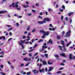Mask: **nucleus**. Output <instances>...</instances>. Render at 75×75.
<instances>
[{
    "instance_id": "f257e3e1",
    "label": "nucleus",
    "mask_w": 75,
    "mask_h": 75,
    "mask_svg": "<svg viewBox=\"0 0 75 75\" xmlns=\"http://www.w3.org/2000/svg\"><path fill=\"white\" fill-rule=\"evenodd\" d=\"M43 21H39L38 22V23L40 24H44V23H46L47 21H50V20L48 18H45L43 19Z\"/></svg>"
},
{
    "instance_id": "f03ea898",
    "label": "nucleus",
    "mask_w": 75,
    "mask_h": 75,
    "mask_svg": "<svg viewBox=\"0 0 75 75\" xmlns=\"http://www.w3.org/2000/svg\"><path fill=\"white\" fill-rule=\"evenodd\" d=\"M63 50L62 49V47L59 45L58 46V48H59V49L61 50V51H62V52H66V51H67V49L65 48V47H63Z\"/></svg>"
},
{
    "instance_id": "7ed1b4c3",
    "label": "nucleus",
    "mask_w": 75,
    "mask_h": 75,
    "mask_svg": "<svg viewBox=\"0 0 75 75\" xmlns=\"http://www.w3.org/2000/svg\"><path fill=\"white\" fill-rule=\"evenodd\" d=\"M40 33H42V34H44L45 35H46L47 36H48V35H49V34H50V32L48 31H47L46 32H45V31L43 30H41L40 31Z\"/></svg>"
},
{
    "instance_id": "20e7f679",
    "label": "nucleus",
    "mask_w": 75,
    "mask_h": 75,
    "mask_svg": "<svg viewBox=\"0 0 75 75\" xmlns=\"http://www.w3.org/2000/svg\"><path fill=\"white\" fill-rule=\"evenodd\" d=\"M69 58L70 60L72 59L73 60H75V56L72 57V55L71 54H70L69 55Z\"/></svg>"
},
{
    "instance_id": "39448f33",
    "label": "nucleus",
    "mask_w": 75,
    "mask_h": 75,
    "mask_svg": "<svg viewBox=\"0 0 75 75\" xmlns=\"http://www.w3.org/2000/svg\"><path fill=\"white\" fill-rule=\"evenodd\" d=\"M71 33V31L70 30H69L68 32H67L66 33V35H68V37H70V33Z\"/></svg>"
},
{
    "instance_id": "423d86ee",
    "label": "nucleus",
    "mask_w": 75,
    "mask_h": 75,
    "mask_svg": "<svg viewBox=\"0 0 75 75\" xmlns=\"http://www.w3.org/2000/svg\"><path fill=\"white\" fill-rule=\"evenodd\" d=\"M50 43V44H52V43H53V41L51 39H50L49 40V42H47V44Z\"/></svg>"
},
{
    "instance_id": "0eeeda50",
    "label": "nucleus",
    "mask_w": 75,
    "mask_h": 75,
    "mask_svg": "<svg viewBox=\"0 0 75 75\" xmlns=\"http://www.w3.org/2000/svg\"><path fill=\"white\" fill-rule=\"evenodd\" d=\"M19 44V45L21 46V47L22 48V49H24V45H23L22 43L20 42H18Z\"/></svg>"
},
{
    "instance_id": "6e6552de",
    "label": "nucleus",
    "mask_w": 75,
    "mask_h": 75,
    "mask_svg": "<svg viewBox=\"0 0 75 75\" xmlns=\"http://www.w3.org/2000/svg\"><path fill=\"white\" fill-rule=\"evenodd\" d=\"M61 42L62 45V47H65V42H64V41L63 40H61Z\"/></svg>"
},
{
    "instance_id": "1a4fd4ad",
    "label": "nucleus",
    "mask_w": 75,
    "mask_h": 75,
    "mask_svg": "<svg viewBox=\"0 0 75 75\" xmlns=\"http://www.w3.org/2000/svg\"><path fill=\"white\" fill-rule=\"evenodd\" d=\"M53 69H54V67H50L49 69L48 70V72H51Z\"/></svg>"
},
{
    "instance_id": "9d476101",
    "label": "nucleus",
    "mask_w": 75,
    "mask_h": 75,
    "mask_svg": "<svg viewBox=\"0 0 75 75\" xmlns=\"http://www.w3.org/2000/svg\"><path fill=\"white\" fill-rule=\"evenodd\" d=\"M60 55L62 57H67V56L65 55V53H64L61 54H60Z\"/></svg>"
},
{
    "instance_id": "9b49d317",
    "label": "nucleus",
    "mask_w": 75,
    "mask_h": 75,
    "mask_svg": "<svg viewBox=\"0 0 75 75\" xmlns=\"http://www.w3.org/2000/svg\"><path fill=\"white\" fill-rule=\"evenodd\" d=\"M7 11H0V14H4V13H5L6 12H7Z\"/></svg>"
},
{
    "instance_id": "f8f14e48",
    "label": "nucleus",
    "mask_w": 75,
    "mask_h": 75,
    "mask_svg": "<svg viewBox=\"0 0 75 75\" xmlns=\"http://www.w3.org/2000/svg\"><path fill=\"white\" fill-rule=\"evenodd\" d=\"M72 43V42L71 41H70L69 43H68L67 44H66V47H68V46H69V45L71 44Z\"/></svg>"
},
{
    "instance_id": "ddd939ff",
    "label": "nucleus",
    "mask_w": 75,
    "mask_h": 75,
    "mask_svg": "<svg viewBox=\"0 0 75 75\" xmlns=\"http://www.w3.org/2000/svg\"><path fill=\"white\" fill-rule=\"evenodd\" d=\"M45 48H47V46H44V45H43L42 46V49H43V50H44V49H45Z\"/></svg>"
},
{
    "instance_id": "4468645a",
    "label": "nucleus",
    "mask_w": 75,
    "mask_h": 75,
    "mask_svg": "<svg viewBox=\"0 0 75 75\" xmlns=\"http://www.w3.org/2000/svg\"><path fill=\"white\" fill-rule=\"evenodd\" d=\"M42 62L43 63V65H47V62H46L45 61L44 62L42 61Z\"/></svg>"
},
{
    "instance_id": "2eb2a0df",
    "label": "nucleus",
    "mask_w": 75,
    "mask_h": 75,
    "mask_svg": "<svg viewBox=\"0 0 75 75\" xmlns=\"http://www.w3.org/2000/svg\"><path fill=\"white\" fill-rule=\"evenodd\" d=\"M18 3H19V2H17L16 3V4H15V7L16 8H17V7H18Z\"/></svg>"
},
{
    "instance_id": "dca6fc26",
    "label": "nucleus",
    "mask_w": 75,
    "mask_h": 75,
    "mask_svg": "<svg viewBox=\"0 0 75 75\" xmlns=\"http://www.w3.org/2000/svg\"><path fill=\"white\" fill-rule=\"evenodd\" d=\"M12 6L13 7H16V4L15 5V3L14 2L12 4Z\"/></svg>"
},
{
    "instance_id": "f3484780",
    "label": "nucleus",
    "mask_w": 75,
    "mask_h": 75,
    "mask_svg": "<svg viewBox=\"0 0 75 75\" xmlns=\"http://www.w3.org/2000/svg\"><path fill=\"white\" fill-rule=\"evenodd\" d=\"M23 6L24 7H25V8H27V7H29V6H28L27 5H23Z\"/></svg>"
},
{
    "instance_id": "a211bd4d",
    "label": "nucleus",
    "mask_w": 75,
    "mask_h": 75,
    "mask_svg": "<svg viewBox=\"0 0 75 75\" xmlns=\"http://www.w3.org/2000/svg\"><path fill=\"white\" fill-rule=\"evenodd\" d=\"M30 26H29L28 28H27L26 30L27 31H29L30 30Z\"/></svg>"
},
{
    "instance_id": "6ab92c4d",
    "label": "nucleus",
    "mask_w": 75,
    "mask_h": 75,
    "mask_svg": "<svg viewBox=\"0 0 75 75\" xmlns=\"http://www.w3.org/2000/svg\"><path fill=\"white\" fill-rule=\"evenodd\" d=\"M47 63L48 65H52V63L50 62V61H48Z\"/></svg>"
},
{
    "instance_id": "aec40b11",
    "label": "nucleus",
    "mask_w": 75,
    "mask_h": 75,
    "mask_svg": "<svg viewBox=\"0 0 75 75\" xmlns=\"http://www.w3.org/2000/svg\"><path fill=\"white\" fill-rule=\"evenodd\" d=\"M25 40H21V42L22 44V43H24V42H25Z\"/></svg>"
},
{
    "instance_id": "412c9836",
    "label": "nucleus",
    "mask_w": 75,
    "mask_h": 75,
    "mask_svg": "<svg viewBox=\"0 0 75 75\" xmlns=\"http://www.w3.org/2000/svg\"><path fill=\"white\" fill-rule=\"evenodd\" d=\"M24 61H28V59L27 57H25L24 59Z\"/></svg>"
},
{
    "instance_id": "4be33fe9",
    "label": "nucleus",
    "mask_w": 75,
    "mask_h": 75,
    "mask_svg": "<svg viewBox=\"0 0 75 75\" xmlns=\"http://www.w3.org/2000/svg\"><path fill=\"white\" fill-rule=\"evenodd\" d=\"M57 38L58 40H60V38H61L60 36L59 35H57Z\"/></svg>"
},
{
    "instance_id": "5701e85b",
    "label": "nucleus",
    "mask_w": 75,
    "mask_h": 75,
    "mask_svg": "<svg viewBox=\"0 0 75 75\" xmlns=\"http://www.w3.org/2000/svg\"><path fill=\"white\" fill-rule=\"evenodd\" d=\"M13 29V28L11 27L9 28L8 30H7V31H10V30H11Z\"/></svg>"
},
{
    "instance_id": "b1692460",
    "label": "nucleus",
    "mask_w": 75,
    "mask_h": 75,
    "mask_svg": "<svg viewBox=\"0 0 75 75\" xmlns=\"http://www.w3.org/2000/svg\"><path fill=\"white\" fill-rule=\"evenodd\" d=\"M43 41V40H42V39H40L38 41V43H40L41 42H42Z\"/></svg>"
},
{
    "instance_id": "393cba45",
    "label": "nucleus",
    "mask_w": 75,
    "mask_h": 75,
    "mask_svg": "<svg viewBox=\"0 0 75 75\" xmlns=\"http://www.w3.org/2000/svg\"><path fill=\"white\" fill-rule=\"evenodd\" d=\"M71 14H73V12H71L68 14L69 16H71Z\"/></svg>"
},
{
    "instance_id": "a878e982",
    "label": "nucleus",
    "mask_w": 75,
    "mask_h": 75,
    "mask_svg": "<svg viewBox=\"0 0 75 75\" xmlns=\"http://www.w3.org/2000/svg\"><path fill=\"white\" fill-rule=\"evenodd\" d=\"M45 57H46V58H48V54H45Z\"/></svg>"
},
{
    "instance_id": "bb28decb",
    "label": "nucleus",
    "mask_w": 75,
    "mask_h": 75,
    "mask_svg": "<svg viewBox=\"0 0 75 75\" xmlns=\"http://www.w3.org/2000/svg\"><path fill=\"white\" fill-rule=\"evenodd\" d=\"M61 72H62L61 71H59L56 72V74H61Z\"/></svg>"
},
{
    "instance_id": "cd10ccee",
    "label": "nucleus",
    "mask_w": 75,
    "mask_h": 75,
    "mask_svg": "<svg viewBox=\"0 0 75 75\" xmlns=\"http://www.w3.org/2000/svg\"><path fill=\"white\" fill-rule=\"evenodd\" d=\"M45 35L44 34H43V35H42V38H45Z\"/></svg>"
},
{
    "instance_id": "c85d7f7f",
    "label": "nucleus",
    "mask_w": 75,
    "mask_h": 75,
    "mask_svg": "<svg viewBox=\"0 0 75 75\" xmlns=\"http://www.w3.org/2000/svg\"><path fill=\"white\" fill-rule=\"evenodd\" d=\"M55 57H56L57 58H59V56L57 55H54Z\"/></svg>"
},
{
    "instance_id": "c756f323",
    "label": "nucleus",
    "mask_w": 75,
    "mask_h": 75,
    "mask_svg": "<svg viewBox=\"0 0 75 75\" xmlns=\"http://www.w3.org/2000/svg\"><path fill=\"white\" fill-rule=\"evenodd\" d=\"M30 74H31V72H28L26 73V75H30Z\"/></svg>"
},
{
    "instance_id": "7c9ffc66",
    "label": "nucleus",
    "mask_w": 75,
    "mask_h": 75,
    "mask_svg": "<svg viewBox=\"0 0 75 75\" xmlns=\"http://www.w3.org/2000/svg\"><path fill=\"white\" fill-rule=\"evenodd\" d=\"M62 8L63 9V10H65V6L63 5L62 6Z\"/></svg>"
},
{
    "instance_id": "2f4dec72",
    "label": "nucleus",
    "mask_w": 75,
    "mask_h": 75,
    "mask_svg": "<svg viewBox=\"0 0 75 75\" xmlns=\"http://www.w3.org/2000/svg\"><path fill=\"white\" fill-rule=\"evenodd\" d=\"M60 65H62L63 66H64L65 65V64L63 63H61Z\"/></svg>"
},
{
    "instance_id": "473e14b6",
    "label": "nucleus",
    "mask_w": 75,
    "mask_h": 75,
    "mask_svg": "<svg viewBox=\"0 0 75 75\" xmlns=\"http://www.w3.org/2000/svg\"><path fill=\"white\" fill-rule=\"evenodd\" d=\"M34 49H32L31 50H29L28 51V52H32V51H34Z\"/></svg>"
},
{
    "instance_id": "72a5a7b5",
    "label": "nucleus",
    "mask_w": 75,
    "mask_h": 75,
    "mask_svg": "<svg viewBox=\"0 0 75 75\" xmlns=\"http://www.w3.org/2000/svg\"><path fill=\"white\" fill-rule=\"evenodd\" d=\"M2 38H3L4 40H6V38L4 36H2Z\"/></svg>"
},
{
    "instance_id": "f704fd0d",
    "label": "nucleus",
    "mask_w": 75,
    "mask_h": 75,
    "mask_svg": "<svg viewBox=\"0 0 75 75\" xmlns=\"http://www.w3.org/2000/svg\"><path fill=\"white\" fill-rule=\"evenodd\" d=\"M23 38V39H25V38H26V37L25 36H22Z\"/></svg>"
},
{
    "instance_id": "c9c22d12",
    "label": "nucleus",
    "mask_w": 75,
    "mask_h": 75,
    "mask_svg": "<svg viewBox=\"0 0 75 75\" xmlns=\"http://www.w3.org/2000/svg\"><path fill=\"white\" fill-rule=\"evenodd\" d=\"M44 50H43V49H42H42L40 50V52H42V51H44Z\"/></svg>"
},
{
    "instance_id": "e433bc0d",
    "label": "nucleus",
    "mask_w": 75,
    "mask_h": 75,
    "mask_svg": "<svg viewBox=\"0 0 75 75\" xmlns=\"http://www.w3.org/2000/svg\"><path fill=\"white\" fill-rule=\"evenodd\" d=\"M47 74L48 75H52V73H51V72H48L47 73Z\"/></svg>"
},
{
    "instance_id": "4c0bfd02",
    "label": "nucleus",
    "mask_w": 75,
    "mask_h": 75,
    "mask_svg": "<svg viewBox=\"0 0 75 75\" xmlns=\"http://www.w3.org/2000/svg\"><path fill=\"white\" fill-rule=\"evenodd\" d=\"M1 74H2V75H6V73H4L3 72H1Z\"/></svg>"
},
{
    "instance_id": "58836bf2",
    "label": "nucleus",
    "mask_w": 75,
    "mask_h": 75,
    "mask_svg": "<svg viewBox=\"0 0 75 75\" xmlns=\"http://www.w3.org/2000/svg\"><path fill=\"white\" fill-rule=\"evenodd\" d=\"M30 64V63H28V64H26L25 66V67H27V66H28V65L29 64Z\"/></svg>"
},
{
    "instance_id": "ea45409f",
    "label": "nucleus",
    "mask_w": 75,
    "mask_h": 75,
    "mask_svg": "<svg viewBox=\"0 0 75 75\" xmlns=\"http://www.w3.org/2000/svg\"><path fill=\"white\" fill-rule=\"evenodd\" d=\"M38 17L39 18H41V19H42V18L41 17V16H39Z\"/></svg>"
},
{
    "instance_id": "a19ab883",
    "label": "nucleus",
    "mask_w": 75,
    "mask_h": 75,
    "mask_svg": "<svg viewBox=\"0 0 75 75\" xmlns=\"http://www.w3.org/2000/svg\"><path fill=\"white\" fill-rule=\"evenodd\" d=\"M63 18H64V16H62L61 18L62 20V21H63Z\"/></svg>"
},
{
    "instance_id": "79ce46f5",
    "label": "nucleus",
    "mask_w": 75,
    "mask_h": 75,
    "mask_svg": "<svg viewBox=\"0 0 75 75\" xmlns=\"http://www.w3.org/2000/svg\"><path fill=\"white\" fill-rule=\"evenodd\" d=\"M70 23H72V19L71 18H70Z\"/></svg>"
},
{
    "instance_id": "37998d69",
    "label": "nucleus",
    "mask_w": 75,
    "mask_h": 75,
    "mask_svg": "<svg viewBox=\"0 0 75 75\" xmlns=\"http://www.w3.org/2000/svg\"><path fill=\"white\" fill-rule=\"evenodd\" d=\"M29 57H31L32 56V54H31V53H30L29 54Z\"/></svg>"
},
{
    "instance_id": "c03bdc74",
    "label": "nucleus",
    "mask_w": 75,
    "mask_h": 75,
    "mask_svg": "<svg viewBox=\"0 0 75 75\" xmlns=\"http://www.w3.org/2000/svg\"><path fill=\"white\" fill-rule=\"evenodd\" d=\"M50 27H53V26H52V25L51 24H50Z\"/></svg>"
},
{
    "instance_id": "a18cd8bd",
    "label": "nucleus",
    "mask_w": 75,
    "mask_h": 75,
    "mask_svg": "<svg viewBox=\"0 0 75 75\" xmlns=\"http://www.w3.org/2000/svg\"><path fill=\"white\" fill-rule=\"evenodd\" d=\"M0 67L2 69L3 68V65H1L0 66Z\"/></svg>"
},
{
    "instance_id": "49530a36",
    "label": "nucleus",
    "mask_w": 75,
    "mask_h": 75,
    "mask_svg": "<svg viewBox=\"0 0 75 75\" xmlns=\"http://www.w3.org/2000/svg\"><path fill=\"white\" fill-rule=\"evenodd\" d=\"M27 54V53H23V55H26V54Z\"/></svg>"
},
{
    "instance_id": "de8ad7c7",
    "label": "nucleus",
    "mask_w": 75,
    "mask_h": 75,
    "mask_svg": "<svg viewBox=\"0 0 75 75\" xmlns=\"http://www.w3.org/2000/svg\"><path fill=\"white\" fill-rule=\"evenodd\" d=\"M39 14H40V15H41V16H42V15H43V14H42V12L39 13Z\"/></svg>"
},
{
    "instance_id": "09e8293b",
    "label": "nucleus",
    "mask_w": 75,
    "mask_h": 75,
    "mask_svg": "<svg viewBox=\"0 0 75 75\" xmlns=\"http://www.w3.org/2000/svg\"><path fill=\"white\" fill-rule=\"evenodd\" d=\"M40 62H42V59L41 58H40Z\"/></svg>"
},
{
    "instance_id": "8fccbe9b",
    "label": "nucleus",
    "mask_w": 75,
    "mask_h": 75,
    "mask_svg": "<svg viewBox=\"0 0 75 75\" xmlns=\"http://www.w3.org/2000/svg\"><path fill=\"white\" fill-rule=\"evenodd\" d=\"M13 16H16V17H18V16L16 14H14L13 15Z\"/></svg>"
},
{
    "instance_id": "3c124183",
    "label": "nucleus",
    "mask_w": 75,
    "mask_h": 75,
    "mask_svg": "<svg viewBox=\"0 0 75 75\" xmlns=\"http://www.w3.org/2000/svg\"><path fill=\"white\" fill-rule=\"evenodd\" d=\"M37 44L35 45L34 46V48H35V47H37Z\"/></svg>"
},
{
    "instance_id": "603ef678",
    "label": "nucleus",
    "mask_w": 75,
    "mask_h": 75,
    "mask_svg": "<svg viewBox=\"0 0 75 75\" xmlns=\"http://www.w3.org/2000/svg\"><path fill=\"white\" fill-rule=\"evenodd\" d=\"M24 34H25V35L27 34V31H25L24 33Z\"/></svg>"
},
{
    "instance_id": "864d4df0",
    "label": "nucleus",
    "mask_w": 75,
    "mask_h": 75,
    "mask_svg": "<svg viewBox=\"0 0 75 75\" xmlns=\"http://www.w3.org/2000/svg\"><path fill=\"white\" fill-rule=\"evenodd\" d=\"M32 12H33V13H34V12H35V11L33 9H32Z\"/></svg>"
},
{
    "instance_id": "5fc2aeb1",
    "label": "nucleus",
    "mask_w": 75,
    "mask_h": 75,
    "mask_svg": "<svg viewBox=\"0 0 75 75\" xmlns=\"http://www.w3.org/2000/svg\"><path fill=\"white\" fill-rule=\"evenodd\" d=\"M35 29H33L32 30V33H33V32H34L35 31Z\"/></svg>"
},
{
    "instance_id": "6e6d98bb",
    "label": "nucleus",
    "mask_w": 75,
    "mask_h": 75,
    "mask_svg": "<svg viewBox=\"0 0 75 75\" xmlns=\"http://www.w3.org/2000/svg\"><path fill=\"white\" fill-rule=\"evenodd\" d=\"M6 26L7 27H11V25H7Z\"/></svg>"
},
{
    "instance_id": "4d7b16f0",
    "label": "nucleus",
    "mask_w": 75,
    "mask_h": 75,
    "mask_svg": "<svg viewBox=\"0 0 75 75\" xmlns=\"http://www.w3.org/2000/svg\"><path fill=\"white\" fill-rule=\"evenodd\" d=\"M60 11L61 12H63V9H60Z\"/></svg>"
},
{
    "instance_id": "13d9d810",
    "label": "nucleus",
    "mask_w": 75,
    "mask_h": 75,
    "mask_svg": "<svg viewBox=\"0 0 75 75\" xmlns=\"http://www.w3.org/2000/svg\"><path fill=\"white\" fill-rule=\"evenodd\" d=\"M36 71H37V70L36 69L34 70L33 71V72H36Z\"/></svg>"
},
{
    "instance_id": "bf43d9fd",
    "label": "nucleus",
    "mask_w": 75,
    "mask_h": 75,
    "mask_svg": "<svg viewBox=\"0 0 75 75\" xmlns=\"http://www.w3.org/2000/svg\"><path fill=\"white\" fill-rule=\"evenodd\" d=\"M65 18L66 21H68V17H66Z\"/></svg>"
},
{
    "instance_id": "052dcab7",
    "label": "nucleus",
    "mask_w": 75,
    "mask_h": 75,
    "mask_svg": "<svg viewBox=\"0 0 75 75\" xmlns=\"http://www.w3.org/2000/svg\"><path fill=\"white\" fill-rule=\"evenodd\" d=\"M7 16L8 17H9V18H10V15L8 14Z\"/></svg>"
},
{
    "instance_id": "680f3d73",
    "label": "nucleus",
    "mask_w": 75,
    "mask_h": 75,
    "mask_svg": "<svg viewBox=\"0 0 75 75\" xmlns=\"http://www.w3.org/2000/svg\"><path fill=\"white\" fill-rule=\"evenodd\" d=\"M9 35H10V36H11V35H12V33H11V32L9 33Z\"/></svg>"
},
{
    "instance_id": "e2e57ef3",
    "label": "nucleus",
    "mask_w": 75,
    "mask_h": 75,
    "mask_svg": "<svg viewBox=\"0 0 75 75\" xmlns=\"http://www.w3.org/2000/svg\"><path fill=\"white\" fill-rule=\"evenodd\" d=\"M16 25L17 26H19V24L18 23H17Z\"/></svg>"
},
{
    "instance_id": "0e129e2a",
    "label": "nucleus",
    "mask_w": 75,
    "mask_h": 75,
    "mask_svg": "<svg viewBox=\"0 0 75 75\" xmlns=\"http://www.w3.org/2000/svg\"><path fill=\"white\" fill-rule=\"evenodd\" d=\"M23 66H24V64H21V67H23Z\"/></svg>"
},
{
    "instance_id": "69168bd1",
    "label": "nucleus",
    "mask_w": 75,
    "mask_h": 75,
    "mask_svg": "<svg viewBox=\"0 0 75 75\" xmlns=\"http://www.w3.org/2000/svg\"><path fill=\"white\" fill-rule=\"evenodd\" d=\"M28 35L29 36H30V35H31V33H28Z\"/></svg>"
},
{
    "instance_id": "338daca9",
    "label": "nucleus",
    "mask_w": 75,
    "mask_h": 75,
    "mask_svg": "<svg viewBox=\"0 0 75 75\" xmlns=\"http://www.w3.org/2000/svg\"><path fill=\"white\" fill-rule=\"evenodd\" d=\"M34 41H35V40L34 39H32V42H34Z\"/></svg>"
},
{
    "instance_id": "774afa93",
    "label": "nucleus",
    "mask_w": 75,
    "mask_h": 75,
    "mask_svg": "<svg viewBox=\"0 0 75 75\" xmlns=\"http://www.w3.org/2000/svg\"><path fill=\"white\" fill-rule=\"evenodd\" d=\"M55 30V28H53L52 29V31H54V30Z\"/></svg>"
}]
</instances>
